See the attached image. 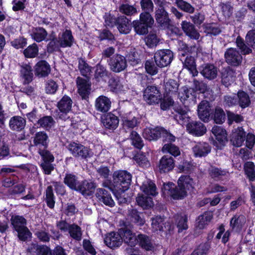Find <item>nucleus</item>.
Instances as JSON below:
<instances>
[{"label":"nucleus","mask_w":255,"mask_h":255,"mask_svg":"<svg viewBox=\"0 0 255 255\" xmlns=\"http://www.w3.org/2000/svg\"><path fill=\"white\" fill-rule=\"evenodd\" d=\"M102 122L106 128L110 129H115L119 125V119L117 116L110 113L102 118Z\"/></svg>","instance_id":"nucleus-25"},{"label":"nucleus","mask_w":255,"mask_h":255,"mask_svg":"<svg viewBox=\"0 0 255 255\" xmlns=\"http://www.w3.org/2000/svg\"><path fill=\"white\" fill-rule=\"evenodd\" d=\"M73 37L70 30H66L59 37L61 47H71L73 42Z\"/></svg>","instance_id":"nucleus-39"},{"label":"nucleus","mask_w":255,"mask_h":255,"mask_svg":"<svg viewBox=\"0 0 255 255\" xmlns=\"http://www.w3.org/2000/svg\"><path fill=\"white\" fill-rule=\"evenodd\" d=\"M211 150V146L206 142H198L192 147V151L196 157L206 156Z\"/></svg>","instance_id":"nucleus-16"},{"label":"nucleus","mask_w":255,"mask_h":255,"mask_svg":"<svg viewBox=\"0 0 255 255\" xmlns=\"http://www.w3.org/2000/svg\"><path fill=\"white\" fill-rule=\"evenodd\" d=\"M95 188V185L92 182L83 181L79 182L76 191L84 195H90L94 191Z\"/></svg>","instance_id":"nucleus-33"},{"label":"nucleus","mask_w":255,"mask_h":255,"mask_svg":"<svg viewBox=\"0 0 255 255\" xmlns=\"http://www.w3.org/2000/svg\"><path fill=\"white\" fill-rule=\"evenodd\" d=\"M113 185L115 191L124 192L131 181V175L125 170L115 171L113 175Z\"/></svg>","instance_id":"nucleus-2"},{"label":"nucleus","mask_w":255,"mask_h":255,"mask_svg":"<svg viewBox=\"0 0 255 255\" xmlns=\"http://www.w3.org/2000/svg\"><path fill=\"white\" fill-rule=\"evenodd\" d=\"M72 103L71 99L66 95L57 103V107L59 110L58 113L59 119L64 121L69 120L70 117L68 114L71 110Z\"/></svg>","instance_id":"nucleus-4"},{"label":"nucleus","mask_w":255,"mask_h":255,"mask_svg":"<svg viewBox=\"0 0 255 255\" xmlns=\"http://www.w3.org/2000/svg\"><path fill=\"white\" fill-rule=\"evenodd\" d=\"M111 107V102L110 99L105 96H100L96 100L95 108L99 112H107Z\"/></svg>","instance_id":"nucleus-27"},{"label":"nucleus","mask_w":255,"mask_h":255,"mask_svg":"<svg viewBox=\"0 0 255 255\" xmlns=\"http://www.w3.org/2000/svg\"><path fill=\"white\" fill-rule=\"evenodd\" d=\"M213 134L216 139L221 143H224L227 141V136L226 130L222 127L215 126L212 129Z\"/></svg>","instance_id":"nucleus-41"},{"label":"nucleus","mask_w":255,"mask_h":255,"mask_svg":"<svg viewBox=\"0 0 255 255\" xmlns=\"http://www.w3.org/2000/svg\"><path fill=\"white\" fill-rule=\"evenodd\" d=\"M125 227L121 230V233L123 236V242L130 246L134 247L137 244V236H135L131 231L133 228L132 225L128 222L124 223Z\"/></svg>","instance_id":"nucleus-6"},{"label":"nucleus","mask_w":255,"mask_h":255,"mask_svg":"<svg viewBox=\"0 0 255 255\" xmlns=\"http://www.w3.org/2000/svg\"><path fill=\"white\" fill-rule=\"evenodd\" d=\"M119 11L128 16L133 15L137 13V10L134 5L128 3H123L119 8Z\"/></svg>","instance_id":"nucleus-53"},{"label":"nucleus","mask_w":255,"mask_h":255,"mask_svg":"<svg viewBox=\"0 0 255 255\" xmlns=\"http://www.w3.org/2000/svg\"><path fill=\"white\" fill-rule=\"evenodd\" d=\"M225 114L223 109L220 108L215 109L213 120L215 123L221 124L225 121Z\"/></svg>","instance_id":"nucleus-63"},{"label":"nucleus","mask_w":255,"mask_h":255,"mask_svg":"<svg viewBox=\"0 0 255 255\" xmlns=\"http://www.w3.org/2000/svg\"><path fill=\"white\" fill-rule=\"evenodd\" d=\"M228 172L225 170L216 167H211L209 169V174L210 176L214 179H218L223 176H226Z\"/></svg>","instance_id":"nucleus-56"},{"label":"nucleus","mask_w":255,"mask_h":255,"mask_svg":"<svg viewBox=\"0 0 255 255\" xmlns=\"http://www.w3.org/2000/svg\"><path fill=\"white\" fill-rule=\"evenodd\" d=\"M140 189L146 195L155 196L157 193L156 186L151 180L144 182L140 187Z\"/></svg>","instance_id":"nucleus-42"},{"label":"nucleus","mask_w":255,"mask_h":255,"mask_svg":"<svg viewBox=\"0 0 255 255\" xmlns=\"http://www.w3.org/2000/svg\"><path fill=\"white\" fill-rule=\"evenodd\" d=\"M245 174L250 181L255 180V165L253 162H247L244 165Z\"/></svg>","instance_id":"nucleus-54"},{"label":"nucleus","mask_w":255,"mask_h":255,"mask_svg":"<svg viewBox=\"0 0 255 255\" xmlns=\"http://www.w3.org/2000/svg\"><path fill=\"white\" fill-rule=\"evenodd\" d=\"M197 111L200 119L204 122H208L209 121L211 107L208 102L206 101H202L198 106Z\"/></svg>","instance_id":"nucleus-21"},{"label":"nucleus","mask_w":255,"mask_h":255,"mask_svg":"<svg viewBox=\"0 0 255 255\" xmlns=\"http://www.w3.org/2000/svg\"><path fill=\"white\" fill-rule=\"evenodd\" d=\"M132 25L135 33L138 35H144L148 33V28L149 27L138 20H134Z\"/></svg>","instance_id":"nucleus-51"},{"label":"nucleus","mask_w":255,"mask_h":255,"mask_svg":"<svg viewBox=\"0 0 255 255\" xmlns=\"http://www.w3.org/2000/svg\"><path fill=\"white\" fill-rule=\"evenodd\" d=\"M104 242L108 247L114 249L119 247L122 244L123 239L120 234L112 232L107 235Z\"/></svg>","instance_id":"nucleus-18"},{"label":"nucleus","mask_w":255,"mask_h":255,"mask_svg":"<svg viewBox=\"0 0 255 255\" xmlns=\"http://www.w3.org/2000/svg\"><path fill=\"white\" fill-rule=\"evenodd\" d=\"M46 202L47 206L50 208H53L55 205L54 196L53 192V188L51 186H49L47 187L46 192Z\"/></svg>","instance_id":"nucleus-57"},{"label":"nucleus","mask_w":255,"mask_h":255,"mask_svg":"<svg viewBox=\"0 0 255 255\" xmlns=\"http://www.w3.org/2000/svg\"><path fill=\"white\" fill-rule=\"evenodd\" d=\"M31 255H52V251L45 245H39L37 244H31L27 249Z\"/></svg>","instance_id":"nucleus-23"},{"label":"nucleus","mask_w":255,"mask_h":255,"mask_svg":"<svg viewBox=\"0 0 255 255\" xmlns=\"http://www.w3.org/2000/svg\"><path fill=\"white\" fill-rule=\"evenodd\" d=\"M136 201L137 204L143 209L150 208L153 205L152 198L147 196H139Z\"/></svg>","instance_id":"nucleus-52"},{"label":"nucleus","mask_w":255,"mask_h":255,"mask_svg":"<svg viewBox=\"0 0 255 255\" xmlns=\"http://www.w3.org/2000/svg\"><path fill=\"white\" fill-rule=\"evenodd\" d=\"M173 54L169 49L157 51L154 56V61L157 66L162 68L168 66L172 61Z\"/></svg>","instance_id":"nucleus-3"},{"label":"nucleus","mask_w":255,"mask_h":255,"mask_svg":"<svg viewBox=\"0 0 255 255\" xmlns=\"http://www.w3.org/2000/svg\"><path fill=\"white\" fill-rule=\"evenodd\" d=\"M161 128H145L143 132V136L149 141L157 139L160 136Z\"/></svg>","instance_id":"nucleus-38"},{"label":"nucleus","mask_w":255,"mask_h":255,"mask_svg":"<svg viewBox=\"0 0 255 255\" xmlns=\"http://www.w3.org/2000/svg\"><path fill=\"white\" fill-rule=\"evenodd\" d=\"M37 124L46 130H49L54 125L55 121L51 116H46L39 118Z\"/></svg>","instance_id":"nucleus-43"},{"label":"nucleus","mask_w":255,"mask_h":255,"mask_svg":"<svg viewBox=\"0 0 255 255\" xmlns=\"http://www.w3.org/2000/svg\"><path fill=\"white\" fill-rule=\"evenodd\" d=\"M237 103L242 109L246 108L250 106L251 101L249 94L243 91L239 90L237 93Z\"/></svg>","instance_id":"nucleus-34"},{"label":"nucleus","mask_w":255,"mask_h":255,"mask_svg":"<svg viewBox=\"0 0 255 255\" xmlns=\"http://www.w3.org/2000/svg\"><path fill=\"white\" fill-rule=\"evenodd\" d=\"M163 189L165 193L170 195L174 199H181L186 196V192L185 189L180 187L178 185V186H176L172 183H168L164 184Z\"/></svg>","instance_id":"nucleus-8"},{"label":"nucleus","mask_w":255,"mask_h":255,"mask_svg":"<svg viewBox=\"0 0 255 255\" xmlns=\"http://www.w3.org/2000/svg\"><path fill=\"white\" fill-rule=\"evenodd\" d=\"M23 53L26 58H32L36 57L38 54V47L36 44L33 43L24 50Z\"/></svg>","instance_id":"nucleus-55"},{"label":"nucleus","mask_w":255,"mask_h":255,"mask_svg":"<svg viewBox=\"0 0 255 255\" xmlns=\"http://www.w3.org/2000/svg\"><path fill=\"white\" fill-rule=\"evenodd\" d=\"M179 59L182 61L183 66L187 68L193 76H196L198 74V71L196 69V65L194 58L187 54L183 56H179Z\"/></svg>","instance_id":"nucleus-20"},{"label":"nucleus","mask_w":255,"mask_h":255,"mask_svg":"<svg viewBox=\"0 0 255 255\" xmlns=\"http://www.w3.org/2000/svg\"><path fill=\"white\" fill-rule=\"evenodd\" d=\"M151 226L153 232L164 231L166 229L165 219L160 216H157L152 218Z\"/></svg>","instance_id":"nucleus-37"},{"label":"nucleus","mask_w":255,"mask_h":255,"mask_svg":"<svg viewBox=\"0 0 255 255\" xmlns=\"http://www.w3.org/2000/svg\"><path fill=\"white\" fill-rule=\"evenodd\" d=\"M128 60L129 64L132 66H135L141 63V60L137 52L130 51L127 55Z\"/></svg>","instance_id":"nucleus-64"},{"label":"nucleus","mask_w":255,"mask_h":255,"mask_svg":"<svg viewBox=\"0 0 255 255\" xmlns=\"http://www.w3.org/2000/svg\"><path fill=\"white\" fill-rule=\"evenodd\" d=\"M143 99L149 105L158 104L161 99V95L156 86H149L144 91Z\"/></svg>","instance_id":"nucleus-5"},{"label":"nucleus","mask_w":255,"mask_h":255,"mask_svg":"<svg viewBox=\"0 0 255 255\" xmlns=\"http://www.w3.org/2000/svg\"><path fill=\"white\" fill-rule=\"evenodd\" d=\"M205 31L207 34L216 36L221 33L222 30L220 27L216 24H208L206 26Z\"/></svg>","instance_id":"nucleus-60"},{"label":"nucleus","mask_w":255,"mask_h":255,"mask_svg":"<svg viewBox=\"0 0 255 255\" xmlns=\"http://www.w3.org/2000/svg\"><path fill=\"white\" fill-rule=\"evenodd\" d=\"M226 62L233 66H238L242 62V56L236 48H230L225 52Z\"/></svg>","instance_id":"nucleus-9"},{"label":"nucleus","mask_w":255,"mask_h":255,"mask_svg":"<svg viewBox=\"0 0 255 255\" xmlns=\"http://www.w3.org/2000/svg\"><path fill=\"white\" fill-rule=\"evenodd\" d=\"M108 62L110 69L116 73L124 71L127 67L126 58L120 54H116L111 57Z\"/></svg>","instance_id":"nucleus-7"},{"label":"nucleus","mask_w":255,"mask_h":255,"mask_svg":"<svg viewBox=\"0 0 255 255\" xmlns=\"http://www.w3.org/2000/svg\"><path fill=\"white\" fill-rule=\"evenodd\" d=\"M246 137V132L242 127H238L234 129L232 137L231 142L236 147H240L244 143Z\"/></svg>","instance_id":"nucleus-22"},{"label":"nucleus","mask_w":255,"mask_h":255,"mask_svg":"<svg viewBox=\"0 0 255 255\" xmlns=\"http://www.w3.org/2000/svg\"><path fill=\"white\" fill-rule=\"evenodd\" d=\"M182 29L185 34L190 39L198 40L200 37V34L195 28L194 25L190 22L183 21L181 23Z\"/></svg>","instance_id":"nucleus-26"},{"label":"nucleus","mask_w":255,"mask_h":255,"mask_svg":"<svg viewBox=\"0 0 255 255\" xmlns=\"http://www.w3.org/2000/svg\"><path fill=\"white\" fill-rule=\"evenodd\" d=\"M246 222V218L243 215H235L230 221V226L232 229H241Z\"/></svg>","instance_id":"nucleus-49"},{"label":"nucleus","mask_w":255,"mask_h":255,"mask_svg":"<svg viewBox=\"0 0 255 255\" xmlns=\"http://www.w3.org/2000/svg\"><path fill=\"white\" fill-rule=\"evenodd\" d=\"M78 93L82 99H86L91 91V83L89 79L78 77L76 80Z\"/></svg>","instance_id":"nucleus-15"},{"label":"nucleus","mask_w":255,"mask_h":255,"mask_svg":"<svg viewBox=\"0 0 255 255\" xmlns=\"http://www.w3.org/2000/svg\"><path fill=\"white\" fill-rule=\"evenodd\" d=\"M10 220L13 228L16 231L26 227V220L22 216L18 215L12 216Z\"/></svg>","instance_id":"nucleus-44"},{"label":"nucleus","mask_w":255,"mask_h":255,"mask_svg":"<svg viewBox=\"0 0 255 255\" xmlns=\"http://www.w3.org/2000/svg\"><path fill=\"white\" fill-rule=\"evenodd\" d=\"M32 67L29 64H23L20 66V77L24 79L23 84H28L33 80Z\"/></svg>","instance_id":"nucleus-30"},{"label":"nucleus","mask_w":255,"mask_h":255,"mask_svg":"<svg viewBox=\"0 0 255 255\" xmlns=\"http://www.w3.org/2000/svg\"><path fill=\"white\" fill-rule=\"evenodd\" d=\"M26 125V120L20 116H14L9 121V127L12 130L21 131L24 129Z\"/></svg>","instance_id":"nucleus-28"},{"label":"nucleus","mask_w":255,"mask_h":255,"mask_svg":"<svg viewBox=\"0 0 255 255\" xmlns=\"http://www.w3.org/2000/svg\"><path fill=\"white\" fill-rule=\"evenodd\" d=\"M47 35V32L45 29L38 27L34 28L31 34L33 39L37 42L44 40Z\"/></svg>","instance_id":"nucleus-45"},{"label":"nucleus","mask_w":255,"mask_h":255,"mask_svg":"<svg viewBox=\"0 0 255 255\" xmlns=\"http://www.w3.org/2000/svg\"><path fill=\"white\" fill-rule=\"evenodd\" d=\"M38 240L43 243H47L50 241L51 235L45 230H38L34 233Z\"/></svg>","instance_id":"nucleus-62"},{"label":"nucleus","mask_w":255,"mask_h":255,"mask_svg":"<svg viewBox=\"0 0 255 255\" xmlns=\"http://www.w3.org/2000/svg\"><path fill=\"white\" fill-rule=\"evenodd\" d=\"M235 80V77L231 71H225L222 76V83L226 87H228Z\"/></svg>","instance_id":"nucleus-61"},{"label":"nucleus","mask_w":255,"mask_h":255,"mask_svg":"<svg viewBox=\"0 0 255 255\" xmlns=\"http://www.w3.org/2000/svg\"><path fill=\"white\" fill-rule=\"evenodd\" d=\"M67 148L75 157L86 158L89 156L88 148L81 144L71 142L68 145Z\"/></svg>","instance_id":"nucleus-10"},{"label":"nucleus","mask_w":255,"mask_h":255,"mask_svg":"<svg viewBox=\"0 0 255 255\" xmlns=\"http://www.w3.org/2000/svg\"><path fill=\"white\" fill-rule=\"evenodd\" d=\"M130 138L132 141V144L136 148L141 149L143 146L141 137L136 131H132L131 132Z\"/></svg>","instance_id":"nucleus-58"},{"label":"nucleus","mask_w":255,"mask_h":255,"mask_svg":"<svg viewBox=\"0 0 255 255\" xmlns=\"http://www.w3.org/2000/svg\"><path fill=\"white\" fill-rule=\"evenodd\" d=\"M127 217L128 220L138 226H142L145 223L142 214L132 207L128 210Z\"/></svg>","instance_id":"nucleus-19"},{"label":"nucleus","mask_w":255,"mask_h":255,"mask_svg":"<svg viewBox=\"0 0 255 255\" xmlns=\"http://www.w3.org/2000/svg\"><path fill=\"white\" fill-rule=\"evenodd\" d=\"M161 151L163 153H170L174 157L180 155L181 153L179 148L171 143L165 144L162 147Z\"/></svg>","instance_id":"nucleus-48"},{"label":"nucleus","mask_w":255,"mask_h":255,"mask_svg":"<svg viewBox=\"0 0 255 255\" xmlns=\"http://www.w3.org/2000/svg\"><path fill=\"white\" fill-rule=\"evenodd\" d=\"M48 142V136L45 132L39 131L35 134L33 144L38 149L47 148Z\"/></svg>","instance_id":"nucleus-24"},{"label":"nucleus","mask_w":255,"mask_h":255,"mask_svg":"<svg viewBox=\"0 0 255 255\" xmlns=\"http://www.w3.org/2000/svg\"><path fill=\"white\" fill-rule=\"evenodd\" d=\"M123 128L126 129H131L137 125V120L135 117L130 118L127 115L122 117Z\"/></svg>","instance_id":"nucleus-50"},{"label":"nucleus","mask_w":255,"mask_h":255,"mask_svg":"<svg viewBox=\"0 0 255 255\" xmlns=\"http://www.w3.org/2000/svg\"><path fill=\"white\" fill-rule=\"evenodd\" d=\"M137 241L139 246L146 251H152L154 248L151 238L145 234H138Z\"/></svg>","instance_id":"nucleus-31"},{"label":"nucleus","mask_w":255,"mask_h":255,"mask_svg":"<svg viewBox=\"0 0 255 255\" xmlns=\"http://www.w3.org/2000/svg\"><path fill=\"white\" fill-rule=\"evenodd\" d=\"M179 84L173 79H169L164 83V89L167 95H176L178 92Z\"/></svg>","instance_id":"nucleus-35"},{"label":"nucleus","mask_w":255,"mask_h":255,"mask_svg":"<svg viewBox=\"0 0 255 255\" xmlns=\"http://www.w3.org/2000/svg\"><path fill=\"white\" fill-rule=\"evenodd\" d=\"M174 119L180 125L182 126L185 125L190 122V117L188 115V110L186 108H182L177 107L174 108Z\"/></svg>","instance_id":"nucleus-13"},{"label":"nucleus","mask_w":255,"mask_h":255,"mask_svg":"<svg viewBox=\"0 0 255 255\" xmlns=\"http://www.w3.org/2000/svg\"><path fill=\"white\" fill-rule=\"evenodd\" d=\"M178 184L180 187L185 189L187 192V190L194 188L195 183L193 179L190 176L183 175L181 176L178 180Z\"/></svg>","instance_id":"nucleus-36"},{"label":"nucleus","mask_w":255,"mask_h":255,"mask_svg":"<svg viewBox=\"0 0 255 255\" xmlns=\"http://www.w3.org/2000/svg\"><path fill=\"white\" fill-rule=\"evenodd\" d=\"M186 129L191 134L200 136L206 132V128L204 125L199 121H192L187 124Z\"/></svg>","instance_id":"nucleus-11"},{"label":"nucleus","mask_w":255,"mask_h":255,"mask_svg":"<svg viewBox=\"0 0 255 255\" xmlns=\"http://www.w3.org/2000/svg\"><path fill=\"white\" fill-rule=\"evenodd\" d=\"M108 71L106 67L100 63L98 64L95 67L94 77L97 81L104 80L108 76Z\"/></svg>","instance_id":"nucleus-46"},{"label":"nucleus","mask_w":255,"mask_h":255,"mask_svg":"<svg viewBox=\"0 0 255 255\" xmlns=\"http://www.w3.org/2000/svg\"><path fill=\"white\" fill-rule=\"evenodd\" d=\"M80 181L78 177L73 173H66L64 179V183L71 189L76 190Z\"/></svg>","instance_id":"nucleus-40"},{"label":"nucleus","mask_w":255,"mask_h":255,"mask_svg":"<svg viewBox=\"0 0 255 255\" xmlns=\"http://www.w3.org/2000/svg\"><path fill=\"white\" fill-rule=\"evenodd\" d=\"M201 74L206 79L212 80L215 79L218 73V69L212 64H204L199 68Z\"/></svg>","instance_id":"nucleus-14"},{"label":"nucleus","mask_w":255,"mask_h":255,"mask_svg":"<svg viewBox=\"0 0 255 255\" xmlns=\"http://www.w3.org/2000/svg\"><path fill=\"white\" fill-rule=\"evenodd\" d=\"M70 237L76 241H81L82 236L81 228L76 224H71L68 232Z\"/></svg>","instance_id":"nucleus-47"},{"label":"nucleus","mask_w":255,"mask_h":255,"mask_svg":"<svg viewBox=\"0 0 255 255\" xmlns=\"http://www.w3.org/2000/svg\"><path fill=\"white\" fill-rule=\"evenodd\" d=\"M157 167L160 173H168L175 167V160L168 155H163L159 160Z\"/></svg>","instance_id":"nucleus-12"},{"label":"nucleus","mask_w":255,"mask_h":255,"mask_svg":"<svg viewBox=\"0 0 255 255\" xmlns=\"http://www.w3.org/2000/svg\"><path fill=\"white\" fill-rule=\"evenodd\" d=\"M96 196L100 202H103L107 206L113 207L115 205V202L113 200L111 194L104 189H98L96 193Z\"/></svg>","instance_id":"nucleus-29"},{"label":"nucleus","mask_w":255,"mask_h":255,"mask_svg":"<svg viewBox=\"0 0 255 255\" xmlns=\"http://www.w3.org/2000/svg\"><path fill=\"white\" fill-rule=\"evenodd\" d=\"M116 26L121 33L128 34L131 29L130 20L125 16H121L117 17Z\"/></svg>","instance_id":"nucleus-32"},{"label":"nucleus","mask_w":255,"mask_h":255,"mask_svg":"<svg viewBox=\"0 0 255 255\" xmlns=\"http://www.w3.org/2000/svg\"><path fill=\"white\" fill-rule=\"evenodd\" d=\"M50 66L45 60L38 61L34 67V74L38 78L47 77L50 74Z\"/></svg>","instance_id":"nucleus-17"},{"label":"nucleus","mask_w":255,"mask_h":255,"mask_svg":"<svg viewBox=\"0 0 255 255\" xmlns=\"http://www.w3.org/2000/svg\"><path fill=\"white\" fill-rule=\"evenodd\" d=\"M157 5L155 11V18L158 26L162 29H168L172 25L168 13L165 9L166 2L164 0H154Z\"/></svg>","instance_id":"nucleus-1"},{"label":"nucleus","mask_w":255,"mask_h":255,"mask_svg":"<svg viewBox=\"0 0 255 255\" xmlns=\"http://www.w3.org/2000/svg\"><path fill=\"white\" fill-rule=\"evenodd\" d=\"M150 12H142L140 14L139 21L151 27L154 22V19L150 14Z\"/></svg>","instance_id":"nucleus-59"}]
</instances>
